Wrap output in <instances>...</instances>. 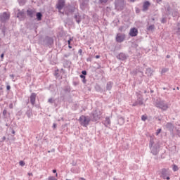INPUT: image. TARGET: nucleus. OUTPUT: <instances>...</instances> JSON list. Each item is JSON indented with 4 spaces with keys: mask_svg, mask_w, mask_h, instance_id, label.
Here are the masks:
<instances>
[{
    "mask_svg": "<svg viewBox=\"0 0 180 180\" xmlns=\"http://www.w3.org/2000/svg\"><path fill=\"white\" fill-rule=\"evenodd\" d=\"M155 140L154 136H150L149 148L150 150V154H153V155H158L160 154V148H161L160 141H155Z\"/></svg>",
    "mask_w": 180,
    "mask_h": 180,
    "instance_id": "nucleus-1",
    "label": "nucleus"
},
{
    "mask_svg": "<svg viewBox=\"0 0 180 180\" xmlns=\"http://www.w3.org/2000/svg\"><path fill=\"white\" fill-rule=\"evenodd\" d=\"M155 106L158 109H161L163 112H167L169 106H168V103L165 102V100L161 98H158L155 102Z\"/></svg>",
    "mask_w": 180,
    "mask_h": 180,
    "instance_id": "nucleus-2",
    "label": "nucleus"
},
{
    "mask_svg": "<svg viewBox=\"0 0 180 180\" xmlns=\"http://www.w3.org/2000/svg\"><path fill=\"white\" fill-rule=\"evenodd\" d=\"M160 177L162 179L169 180L171 179V172L169 168H162L159 173Z\"/></svg>",
    "mask_w": 180,
    "mask_h": 180,
    "instance_id": "nucleus-3",
    "label": "nucleus"
},
{
    "mask_svg": "<svg viewBox=\"0 0 180 180\" xmlns=\"http://www.w3.org/2000/svg\"><path fill=\"white\" fill-rule=\"evenodd\" d=\"M78 121L79 124L83 126V127H88L89 125V122H91V120L89 116L81 115Z\"/></svg>",
    "mask_w": 180,
    "mask_h": 180,
    "instance_id": "nucleus-4",
    "label": "nucleus"
},
{
    "mask_svg": "<svg viewBox=\"0 0 180 180\" xmlns=\"http://www.w3.org/2000/svg\"><path fill=\"white\" fill-rule=\"evenodd\" d=\"M101 116L102 112H101V110L96 109L90 114L89 117L91 122H98V120L101 119Z\"/></svg>",
    "mask_w": 180,
    "mask_h": 180,
    "instance_id": "nucleus-5",
    "label": "nucleus"
},
{
    "mask_svg": "<svg viewBox=\"0 0 180 180\" xmlns=\"http://www.w3.org/2000/svg\"><path fill=\"white\" fill-rule=\"evenodd\" d=\"M77 9V8L75 7V6L69 4L65 7V13L69 16V15H72V13H74Z\"/></svg>",
    "mask_w": 180,
    "mask_h": 180,
    "instance_id": "nucleus-6",
    "label": "nucleus"
},
{
    "mask_svg": "<svg viewBox=\"0 0 180 180\" xmlns=\"http://www.w3.org/2000/svg\"><path fill=\"white\" fill-rule=\"evenodd\" d=\"M9 19H11V13L5 11L0 13V22L1 23H6Z\"/></svg>",
    "mask_w": 180,
    "mask_h": 180,
    "instance_id": "nucleus-7",
    "label": "nucleus"
},
{
    "mask_svg": "<svg viewBox=\"0 0 180 180\" xmlns=\"http://www.w3.org/2000/svg\"><path fill=\"white\" fill-rule=\"evenodd\" d=\"M43 44L46 47H50V46H53V44H54V39L53 37L46 36L43 39Z\"/></svg>",
    "mask_w": 180,
    "mask_h": 180,
    "instance_id": "nucleus-8",
    "label": "nucleus"
},
{
    "mask_svg": "<svg viewBox=\"0 0 180 180\" xmlns=\"http://www.w3.org/2000/svg\"><path fill=\"white\" fill-rule=\"evenodd\" d=\"M126 39V34L117 33L115 37V40L117 43H123Z\"/></svg>",
    "mask_w": 180,
    "mask_h": 180,
    "instance_id": "nucleus-9",
    "label": "nucleus"
},
{
    "mask_svg": "<svg viewBox=\"0 0 180 180\" xmlns=\"http://www.w3.org/2000/svg\"><path fill=\"white\" fill-rule=\"evenodd\" d=\"M65 6V0H58V3L56 4V9H58V12H61L63 11V8Z\"/></svg>",
    "mask_w": 180,
    "mask_h": 180,
    "instance_id": "nucleus-10",
    "label": "nucleus"
},
{
    "mask_svg": "<svg viewBox=\"0 0 180 180\" xmlns=\"http://www.w3.org/2000/svg\"><path fill=\"white\" fill-rule=\"evenodd\" d=\"M141 73V75H143V68L138 66L135 69H134L131 72V74L134 76L136 77L139 75V74Z\"/></svg>",
    "mask_w": 180,
    "mask_h": 180,
    "instance_id": "nucleus-11",
    "label": "nucleus"
},
{
    "mask_svg": "<svg viewBox=\"0 0 180 180\" xmlns=\"http://www.w3.org/2000/svg\"><path fill=\"white\" fill-rule=\"evenodd\" d=\"M89 6V0H82L80 3V8L82 11H85V9H88Z\"/></svg>",
    "mask_w": 180,
    "mask_h": 180,
    "instance_id": "nucleus-12",
    "label": "nucleus"
},
{
    "mask_svg": "<svg viewBox=\"0 0 180 180\" xmlns=\"http://www.w3.org/2000/svg\"><path fill=\"white\" fill-rule=\"evenodd\" d=\"M137 34H139V30L135 27L129 30V36H130V37H136Z\"/></svg>",
    "mask_w": 180,
    "mask_h": 180,
    "instance_id": "nucleus-13",
    "label": "nucleus"
},
{
    "mask_svg": "<svg viewBox=\"0 0 180 180\" xmlns=\"http://www.w3.org/2000/svg\"><path fill=\"white\" fill-rule=\"evenodd\" d=\"M166 12L168 13V15H172V16H176V11L173 10L171 8V6H169V4L166 5Z\"/></svg>",
    "mask_w": 180,
    "mask_h": 180,
    "instance_id": "nucleus-14",
    "label": "nucleus"
},
{
    "mask_svg": "<svg viewBox=\"0 0 180 180\" xmlns=\"http://www.w3.org/2000/svg\"><path fill=\"white\" fill-rule=\"evenodd\" d=\"M141 91H139V92L136 93V95L137 96L136 101H138V102H139L140 106L144 105V102H143L144 98H143V95H141Z\"/></svg>",
    "mask_w": 180,
    "mask_h": 180,
    "instance_id": "nucleus-15",
    "label": "nucleus"
},
{
    "mask_svg": "<svg viewBox=\"0 0 180 180\" xmlns=\"http://www.w3.org/2000/svg\"><path fill=\"white\" fill-rule=\"evenodd\" d=\"M86 75H88V72L86 70H82L79 75V77L82 79V82L84 84H86Z\"/></svg>",
    "mask_w": 180,
    "mask_h": 180,
    "instance_id": "nucleus-16",
    "label": "nucleus"
},
{
    "mask_svg": "<svg viewBox=\"0 0 180 180\" xmlns=\"http://www.w3.org/2000/svg\"><path fill=\"white\" fill-rule=\"evenodd\" d=\"M17 18L19 20H25V19H26V14L25 13V11L18 10Z\"/></svg>",
    "mask_w": 180,
    "mask_h": 180,
    "instance_id": "nucleus-17",
    "label": "nucleus"
},
{
    "mask_svg": "<svg viewBox=\"0 0 180 180\" xmlns=\"http://www.w3.org/2000/svg\"><path fill=\"white\" fill-rule=\"evenodd\" d=\"M154 70H153L151 68L148 67L146 68V71L145 73L147 75L148 78H151V77H153V75H154Z\"/></svg>",
    "mask_w": 180,
    "mask_h": 180,
    "instance_id": "nucleus-18",
    "label": "nucleus"
},
{
    "mask_svg": "<svg viewBox=\"0 0 180 180\" xmlns=\"http://www.w3.org/2000/svg\"><path fill=\"white\" fill-rule=\"evenodd\" d=\"M150 6H151V3L148 1H146L143 2L142 6V11L143 12H147L148 11Z\"/></svg>",
    "mask_w": 180,
    "mask_h": 180,
    "instance_id": "nucleus-19",
    "label": "nucleus"
},
{
    "mask_svg": "<svg viewBox=\"0 0 180 180\" xmlns=\"http://www.w3.org/2000/svg\"><path fill=\"white\" fill-rule=\"evenodd\" d=\"M36 98H37V94L32 93L30 96V103H31V105H32V106H34V105L36 104Z\"/></svg>",
    "mask_w": 180,
    "mask_h": 180,
    "instance_id": "nucleus-20",
    "label": "nucleus"
},
{
    "mask_svg": "<svg viewBox=\"0 0 180 180\" xmlns=\"http://www.w3.org/2000/svg\"><path fill=\"white\" fill-rule=\"evenodd\" d=\"M165 127L169 131H170V133H173L174 129H175V125H174V124L172 122H167L165 125Z\"/></svg>",
    "mask_w": 180,
    "mask_h": 180,
    "instance_id": "nucleus-21",
    "label": "nucleus"
},
{
    "mask_svg": "<svg viewBox=\"0 0 180 180\" xmlns=\"http://www.w3.org/2000/svg\"><path fill=\"white\" fill-rule=\"evenodd\" d=\"M70 172H72V174H79V172H81V168L79 166H73L70 169Z\"/></svg>",
    "mask_w": 180,
    "mask_h": 180,
    "instance_id": "nucleus-22",
    "label": "nucleus"
},
{
    "mask_svg": "<svg viewBox=\"0 0 180 180\" xmlns=\"http://www.w3.org/2000/svg\"><path fill=\"white\" fill-rule=\"evenodd\" d=\"M117 58L120 60V61H126L127 60V55L126 53H120L118 56H117Z\"/></svg>",
    "mask_w": 180,
    "mask_h": 180,
    "instance_id": "nucleus-23",
    "label": "nucleus"
},
{
    "mask_svg": "<svg viewBox=\"0 0 180 180\" xmlns=\"http://www.w3.org/2000/svg\"><path fill=\"white\" fill-rule=\"evenodd\" d=\"M71 64H72V63L70 60H63V67L65 68H68V70H70V68H71Z\"/></svg>",
    "mask_w": 180,
    "mask_h": 180,
    "instance_id": "nucleus-24",
    "label": "nucleus"
},
{
    "mask_svg": "<svg viewBox=\"0 0 180 180\" xmlns=\"http://www.w3.org/2000/svg\"><path fill=\"white\" fill-rule=\"evenodd\" d=\"M27 15L29 16V18H34L36 15V11L32 10V9H28L27 11Z\"/></svg>",
    "mask_w": 180,
    "mask_h": 180,
    "instance_id": "nucleus-25",
    "label": "nucleus"
},
{
    "mask_svg": "<svg viewBox=\"0 0 180 180\" xmlns=\"http://www.w3.org/2000/svg\"><path fill=\"white\" fill-rule=\"evenodd\" d=\"M26 27H29L30 30H37V26L34 23H27L26 24Z\"/></svg>",
    "mask_w": 180,
    "mask_h": 180,
    "instance_id": "nucleus-26",
    "label": "nucleus"
},
{
    "mask_svg": "<svg viewBox=\"0 0 180 180\" xmlns=\"http://www.w3.org/2000/svg\"><path fill=\"white\" fill-rule=\"evenodd\" d=\"M103 123L105 127H110V117H106Z\"/></svg>",
    "mask_w": 180,
    "mask_h": 180,
    "instance_id": "nucleus-27",
    "label": "nucleus"
},
{
    "mask_svg": "<svg viewBox=\"0 0 180 180\" xmlns=\"http://www.w3.org/2000/svg\"><path fill=\"white\" fill-rule=\"evenodd\" d=\"M174 31L177 36H180V23H177L174 27Z\"/></svg>",
    "mask_w": 180,
    "mask_h": 180,
    "instance_id": "nucleus-28",
    "label": "nucleus"
},
{
    "mask_svg": "<svg viewBox=\"0 0 180 180\" xmlns=\"http://www.w3.org/2000/svg\"><path fill=\"white\" fill-rule=\"evenodd\" d=\"M63 91L65 94H71V86L70 84L65 86Z\"/></svg>",
    "mask_w": 180,
    "mask_h": 180,
    "instance_id": "nucleus-29",
    "label": "nucleus"
},
{
    "mask_svg": "<svg viewBox=\"0 0 180 180\" xmlns=\"http://www.w3.org/2000/svg\"><path fill=\"white\" fill-rule=\"evenodd\" d=\"M65 34H67V33L64 31V30H60L59 32H58L57 36L60 39H63L65 37Z\"/></svg>",
    "mask_w": 180,
    "mask_h": 180,
    "instance_id": "nucleus-30",
    "label": "nucleus"
},
{
    "mask_svg": "<svg viewBox=\"0 0 180 180\" xmlns=\"http://www.w3.org/2000/svg\"><path fill=\"white\" fill-rule=\"evenodd\" d=\"M0 30H1V32L3 33L4 36H5L6 34V25H5V24H0Z\"/></svg>",
    "mask_w": 180,
    "mask_h": 180,
    "instance_id": "nucleus-31",
    "label": "nucleus"
},
{
    "mask_svg": "<svg viewBox=\"0 0 180 180\" xmlns=\"http://www.w3.org/2000/svg\"><path fill=\"white\" fill-rule=\"evenodd\" d=\"M74 18L77 23H79L82 20V17L79 15V13H76Z\"/></svg>",
    "mask_w": 180,
    "mask_h": 180,
    "instance_id": "nucleus-32",
    "label": "nucleus"
},
{
    "mask_svg": "<svg viewBox=\"0 0 180 180\" xmlns=\"http://www.w3.org/2000/svg\"><path fill=\"white\" fill-rule=\"evenodd\" d=\"M72 85L73 86H77V85H79V79L78 78V77H73Z\"/></svg>",
    "mask_w": 180,
    "mask_h": 180,
    "instance_id": "nucleus-33",
    "label": "nucleus"
},
{
    "mask_svg": "<svg viewBox=\"0 0 180 180\" xmlns=\"http://www.w3.org/2000/svg\"><path fill=\"white\" fill-rule=\"evenodd\" d=\"M25 115H27L28 119H30V117L33 116V113L32 112V108H30V107H27V110L25 112Z\"/></svg>",
    "mask_w": 180,
    "mask_h": 180,
    "instance_id": "nucleus-34",
    "label": "nucleus"
},
{
    "mask_svg": "<svg viewBox=\"0 0 180 180\" xmlns=\"http://www.w3.org/2000/svg\"><path fill=\"white\" fill-rule=\"evenodd\" d=\"M113 88V82H108L106 84V91H112Z\"/></svg>",
    "mask_w": 180,
    "mask_h": 180,
    "instance_id": "nucleus-35",
    "label": "nucleus"
},
{
    "mask_svg": "<svg viewBox=\"0 0 180 180\" xmlns=\"http://www.w3.org/2000/svg\"><path fill=\"white\" fill-rule=\"evenodd\" d=\"M118 124H120V126H123L124 124V117L119 115L118 117Z\"/></svg>",
    "mask_w": 180,
    "mask_h": 180,
    "instance_id": "nucleus-36",
    "label": "nucleus"
},
{
    "mask_svg": "<svg viewBox=\"0 0 180 180\" xmlns=\"http://www.w3.org/2000/svg\"><path fill=\"white\" fill-rule=\"evenodd\" d=\"M48 91H50L52 94H54L56 92V89L54 87V84H50L49 87L46 88Z\"/></svg>",
    "mask_w": 180,
    "mask_h": 180,
    "instance_id": "nucleus-37",
    "label": "nucleus"
},
{
    "mask_svg": "<svg viewBox=\"0 0 180 180\" xmlns=\"http://www.w3.org/2000/svg\"><path fill=\"white\" fill-rule=\"evenodd\" d=\"M42 18H43V14L41 12H38L36 13V19L38 20V22L41 20Z\"/></svg>",
    "mask_w": 180,
    "mask_h": 180,
    "instance_id": "nucleus-38",
    "label": "nucleus"
},
{
    "mask_svg": "<svg viewBox=\"0 0 180 180\" xmlns=\"http://www.w3.org/2000/svg\"><path fill=\"white\" fill-rule=\"evenodd\" d=\"M137 75H139L140 77H141V79H139L138 81H139V84H143V77H146L145 75H144V72H143V75H141V73H139Z\"/></svg>",
    "mask_w": 180,
    "mask_h": 180,
    "instance_id": "nucleus-39",
    "label": "nucleus"
},
{
    "mask_svg": "<svg viewBox=\"0 0 180 180\" xmlns=\"http://www.w3.org/2000/svg\"><path fill=\"white\" fill-rule=\"evenodd\" d=\"M155 27V26L154 25V24L150 25L147 27V30L148 32H153V30H154Z\"/></svg>",
    "mask_w": 180,
    "mask_h": 180,
    "instance_id": "nucleus-40",
    "label": "nucleus"
},
{
    "mask_svg": "<svg viewBox=\"0 0 180 180\" xmlns=\"http://www.w3.org/2000/svg\"><path fill=\"white\" fill-rule=\"evenodd\" d=\"M110 0H98L100 5H106Z\"/></svg>",
    "mask_w": 180,
    "mask_h": 180,
    "instance_id": "nucleus-41",
    "label": "nucleus"
},
{
    "mask_svg": "<svg viewBox=\"0 0 180 180\" xmlns=\"http://www.w3.org/2000/svg\"><path fill=\"white\" fill-rule=\"evenodd\" d=\"M178 169H179V167H178V165L174 164L172 165V171L174 172H176V171H178Z\"/></svg>",
    "mask_w": 180,
    "mask_h": 180,
    "instance_id": "nucleus-42",
    "label": "nucleus"
},
{
    "mask_svg": "<svg viewBox=\"0 0 180 180\" xmlns=\"http://www.w3.org/2000/svg\"><path fill=\"white\" fill-rule=\"evenodd\" d=\"M58 71H60L58 69L56 70L54 72L53 75L56 77V78H60V73H58Z\"/></svg>",
    "mask_w": 180,
    "mask_h": 180,
    "instance_id": "nucleus-43",
    "label": "nucleus"
},
{
    "mask_svg": "<svg viewBox=\"0 0 180 180\" xmlns=\"http://www.w3.org/2000/svg\"><path fill=\"white\" fill-rule=\"evenodd\" d=\"M71 165H72V167H77V165H78V162H77V160H72V162H71Z\"/></svg>",
    "mask_w": 180,
    "mask_h": 180,
    "instance_id": "nucleus-44",
    "label": "nucleus"
},
{
    "mask_svg": "<svg viewBox=\"0 0 180 180\" xmlns=\"http://www.w3.org/2000/svg\"><path fill=\"white\" fill-rule=\"evenodd\" d=\"M169 71V69L168 68H164L162 69V74H165V72H168Z\"/></svg>",
    "mask_w": 180,
    "mask_h": 180,
    "instance_id": "nucleus-45",
    "label": "nucleus"
},
{
    "mask_svg": "<svg viewBox=\"0 0 180 180\" xmlns=\"http://www.w3.org/2000/svg\"><path fill=\"white\" fill-rule=\"evenodd\" d=\"M139 106H140V101H138L136 100L135 102L133 103L132 106H133V107H136V106H139Z\"/></svg>",
    "mask_w": 180,
    "mask_h": 180,
    "instance_id": "nucleus-46",
    "label": "nucleus"
},
{
    "mask_svg": "<svg viewBox=\"0 0 180 180\" xmlns=\"http://www.w3.org/2000/svg\"><path fill=\"white\" fill-rule=\"evenodd\" d=\"M6 91L9 92L11 91V85H9V83L8 82L6 83Z\"/></svg>",
    "mask_w": 180,
    "mask_h": 180,
    "instance_id": "nucleus-47",
    "label": "nucleus"
},
{
    "mask_svg": "<svg viewBox=\"0 0 180 180\" xmlns=\"http://www.w3.org/2000/svg\"><path fill=\"white\" fill-rule=\"evenodd\" d=\"M147 119H148V117L146 115H142L141 116L142 122H146V120H147Z\"/></svg>",
    "mask_w": 180,
    "mask_h": 180,
    "instance_id": "nucleus-48",
    "label": "nucleus"
},
{
    "mask_svg": "<svg viewBox=\"0 0 180 180\" xmlns=\"http://www.w3.org/2000/svg\"><path fill=\"white\" fill-rule=\"evenodd\" d=\"M19 165H20L21 167H25V165H26V163L25 162V161L20 160V161L19 162Z\"/></svg>",
    "mask_w": 180,
    "mask_h": 180,
    "instance_id": "nucleus-49",
    "label": "nucleus"
},
{
    "mask_svg": "<svg viewBox=\"0 0 180 180\" xmlns=\"http://www.w3.org/2000/svg\"><path fill=\"white\" fill-rule=\"evenodd\" d=\"M161 131H162V129H161V128L158 129L156 131V133H155L156 136H158V134H160V133H161Z\"/></svg>",
    "mask_w": 180,
    "mask_h": 180,
    "instance_id": "nucleus-50",
    "label": "nucleus"
},
{
    "mask_svg": "<svg viewBox=\"0 0 180 180\" xmlns=\"http://www.w3.org/2000/svg\"><path fill=\"white\" fill-rule=\"evenodd\" d=\"M101 86H99V84H97L96 86V91H97L98 92H101Z\"/></svg>",
    "mask_w": 180,
    "mask_h": 180,
    "instance_id": "nucleus-51",
    "label": "nucleus"
},
{
    "mask_svg": "<svg viewBox=\"0 0 180 180\" xmlns=\"http://www.w3.org/2000/svg\"><path fill=\"white\" fill-rule=\"evenodd\" d=\"M8 113V111L6 110V109H4L3 110V116L4 117H6V114Z\"/></svg>",
    "mask_w": 180,
    "mask_h": 180,
    "instance_id": "nucleus-52",
    "label": "nucleus"
},
{
    "mask_svg": "<svg viewBox=\"0 0 180 180\" xmlns=\"http://www.w3.org/2000/svg\"><path fill=\"white\" fill-rule=\"evenodd\" d=\"M5 57V53H2L0 55V58H1V61H4V58Z\"/></svg>",
    "mask_w": 180,
    "mask_h": 180,
    "instance_id": "nucleus-53",
    "label": "nucleus"
},
{
    "mask_svg": "<svg viewBox=\"0 0 180 180\" xmlns=\"http://www.w3.org/2000/svg\"><path fill=\"white\" fill-rule=\"evenodd\" d=\"M48 180H57V179L56 177H54L53 176H50L48 178Z\"/></svg>",
    "mask_w": 180,
    "mask_h": 180,
    "instance_id": "nucleus-54",
    "label": "nucleus"
},
{
    "mask_svg": "<svg viewBox=\"0 0 180 180\" xmlns=\"http://www.w3.org/2000/svg\"><path fill=\"white\" fill-rule=\"evenodd\" d=\"M162 23H165L167 22V18L165 17H163L161 20Z\"/></svg>",
    "mask_w": 180,
    "mask_h": 180,
    "instance_id": "nucleus-55",
    "label": "nucleus"
},
{
    "mask_svg": "<svg viewBox=\"0 0 180 180\" xmlns=\"http://www.w3.org/2000/svg\"><path fill=\"white\" fill-rule=\"evenodd\" d=\"M156 120H158V122H161V120H162V116H159V117H155Z\"/></svg>",
    "mask_w": 180,
    "mask_h": 180,
    "instance_id": "nucleus-56",
    "label": "nucleus"
},
{
    "mask_svg": "<svg viewBox=\"0 0 180 180\" xmlns=\"http://www.w3.org/2000/svg\"><path fill=\"white\" fill-rule=\"evenodd\" d=\"M53 174H56V176H58V174H57V169H54L52 170Z\"/></svg>",
    "mask_w": 180,
    "mask_h": 180,
    "instance_id": "nucleus-57",
    "label": "nucleus"
},
{
    "mask_svg": "<svg viewBox=\"0 0 180 180\" xmlns=\"http://www.w3.org/2000/svg\"><path fill=\"white\" fill-rule=\"evenodd\" d=\"M132 47H134L135 49H137V47H139V44H137L136 43H133L132 44Z\"/></svg>",
    "mask_w": 180,
    "mask_h": 180,
    "instance_id": "nucleus-58",
    "label": "nucleus"
},
{
    "mask_svg": "<svg viewBox=\"0 0 180 180\" xmlns=\"http://www.w3.org/2000/svg\"><path fill=\"white\" fill-rule=\"evenodd\" d=\"M70 56H71V53H66V54H64V57L65 58H68V57H70Z\"/></svg>",
    "mask_w": 180,
    "mask_h": 180,
    "instance_id": "nucleus-59",
    "label": "nucleus"
},
{
    "mask_svg": "<svg viewBox=\"0 0 180 180\" xmlns=\"http://www.w3.org/2000/svg\"><path fill=\"white\" fill-rule=\"evenodd\" d=\"M86 61L88 63H91V61H92V58L91 56H89V58H86Z\"/></svg>",
    "mask_w": 180,
    "mask_h": 180,
    "instance_id": "nucleus-60",
    "label": "nucleus"
},
{
    "mask_svg": "<svg viewBox=\"0 0 180 180\" xmlns=\"http://www.w3.org/2000/svg\"><path fill=\"white\" fill-rule=\"evenodd\" d=\"M78 54H79V56H82V49H79L78 50Z\"/></svg>",
    "mask_w": 180,
    "mask_h": 180,
    "instance_id": "nucleus-61",
    "label": "nucleus"
},
{
    "mask_svg": "<svg viewBox=\"0 0 180 180\" xmlns=\"http://www.w3.org/2000/svg\"><path fill=\"white\" fill-rule=\"evenodd\" d=\"M52 128L54 129H57V124L56 123H53V126H52Z\"/></svg>",
    "mask_w": 180,
    "mask_h": 180,
    "instance_id": "nucleus-62",
    "label": "nucleus"
},
{
    "mask_svg": "<svg viewBox=\"0 0 180 180\" xmlns=\"http://www.w3.org/2000/svg\"><path fill=\"white\" fill-rule=\"evenodd\" d=\"M55 152H56L55 148H52L51 150H48V153H55Z\"/></svg>",
    "mask_w": 180,
    "mask_h": 180,
    "instance_id": "nucleus-63",
    "label": "nucleus"
},
{
    "mask_svg": "<svg viewBox=\"0 0 180 180\" xmlns=\"http://www.w3.org/2000/svg\"><path fill=\"white\" fill-rule=\"evenodd\" d=\"M71 41H72V38L70 37L68 41V44H71Z\"/></svg>",
    "mask_w": 180,
    "mask_h": 180,
    "instance_id": "nucleus-64",
    "label": "nucleus"
}]
</instances>
